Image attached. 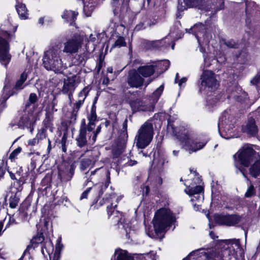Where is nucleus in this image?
I'll use <instances>...</instances> for the list:
<instances>
[{"instance_id":"obj_1","label":"nucleus","mask_w":260,"mask_h":260,"mask_svg":"<svg viewBox=\"0 0 260 260\" xmlns=\"http://www.w3.org/2000/svg\"><path fill=\"white\" fill-rule=\"evenodd\" d=\"M224 249L222 251V260H236L238 257L244 256V251L241 247L239 239H232L222 241ZM204 251L197 250L191 252L182 260H218L213 258Z\"/></svg>"},{"instance_id":"obj_2","label":"nucleus","mask_w":260,"mask_h":260,"mask_svg":"<svg viewBox=\"0 0 260 260\" xmlns=\"http://www.w3.org/2000/svg\"><path fill=\"white\" fill-rule=\"evenodd\" d=\"M167 131L179 140L189 153L202 149L207 142L206 140L201 141L198 139L195 140L188 129L183 126H175L171 122L170 120H168Z\"/></svg>"},{"instance_id":"obj_3","label":"nucleus","mask_w":260,"mask_h":260,"mask_svg":"<svg viewBox=\"0 0 260 260\" xmlns=\"http://www.w3.org/2000/svg\"><path fill=\"white\" fill-rule=\"evenodd\" d=\"M176 220L175 215L169 209H160L156 212L152 221L154 232L148 231L147 234L151 238H159V235L165 233Z\"/></svg>"},{"instance_id":"obj_4","label":"nucleus","mask_w":260,"mask_h":260,"mask_svg":"<svg viewBox=\"0 0 260 260\" xmlns=\"http://www.w3.org/2000/svg\"><path fill=\"white\" fill-rule=\"evenodd\" d=\"M60 50L57 46L51 47L44 53L43 64L44 68L55 73H61L67 69V66L60 58Z\"/></svg>"},{"instance_id":"obj_5","label":"nucleus","mask_w":260,"mask_h":260,"mask_svg":"<svg viewBox=\"0 0 260 260\" xmlns=\"http://www.w3.org/2000/svg\"><path fill=\"white\" fill-rule=\"evenodd\" d=\"M153 128L151 123L145 122L140 128L135 137L136 145L143 149L147 146L152 140Z\"/></svg>"},{"instance_id":"obj_6","label":"nucleus","mask_w":260,"mask_h":260,"mask_svg":"<svg viewBox=\"0 0 260 260\" xmlns=\"http://www.w3.org/2000/svg\"><path fill=\"white\" fill-rule=\"evenodd\" d=\"M96 101L95 100L92 105L90 112L88 113L87 118L88 123L86 124L87 128L88 129V137L89 138V143L92 145L96 141L98 134L101 132V126L99 125L95 131V122L98 121L97 115L96 113Z\"/></svg>"},{"instance_id":"obj_7","label":"nucleus","mask_w":260,"mask_h":260,"mask_svg":"<svg viewBox=\"0 0 260 260\" xmlns=\"http://www.w3.org/2000/svg\"><path fill=\"white\" fill-rule=\"evenodd\" d=\"M201 81L200 91H212L216 90L219 85L216 76L210 71H205L201 76Z\"/></svg>"},{"instance_id":"obj_8","label":"nucleus","mask_w":260,"mask_h":260,"mask_svg":"<svg viewBox=\"0 0 260 260\" xmlns=\"http://www.w3.org/2000/svg\"><path fill=\"white\" fill-rule=\"evenodd\" d=\"M84 39L83 33L75 34L63 43L64 47L62 51L70 54L77 53L81 48Z\"/></svg>"},{"instance_id":"obj_9","label":"nucleus","mask_w":260,"mask_h":260,"mask_svg":"<svg viewBox=\"0 0 260 260\" xmlns=\"http://www.w3.org/2000/svg\"><path fill=\"white\" fill-rule=\"evenodd\" d=\"M234 125L229 120V115L228 112H224L219 120L218 131L221 136L229 139L233 137V129Z\"/></svg>"},{"instance_id":"obj_10","label":"nucleus","mask_w":260,"mask_h":260,"mask_svg":"<svg viewBox=\"0 0 260 260\" xmlns=\"http://www.w3.org/2000/svg\"><path fill=\"white\" fill-rule=\"evenodd\" d=\"M3 38L0 37V62L5 67H7L11 60V56L9 53L10 46L8 41L12 36L8 32L3 34Z\"/></svg>"},{"instance_id":"obj_11","label":"nucleus","mask_w":260,"mask_h":260,"mask_svg":"<svg viewBox=\"0 0 260 260\" xmlns=\"http://www.w3.org/2000/svg\"><path fill=\"white\" fill-rule=\"evenodd\" d=\"M36 120V114L29 108V105L26 104L25 109L22 112L17 121V125L21 129L29 128L35 123Z\"/></svg>"},{"instance_id":"obj_12","label":"nucleus","mask_w":260,"mask_h":260,"mask_svg":"<svg viewBox=\"0 0 260 260\" xmlns=\"http://www.w3.org/2000/svg\"><path fill=\"white\" fill-rule=\"evenodd\" d=\"M255 151L249 146L243 147L238 154V157L242 165L248 167L254 160Z\"/></svg>"},{"instance_id":"obj_13","label":"nucleus","mask_w":260,"mask_h":260,"mask_svg":"<svg viewBox=\"0 0 260 260\" xmlns=\"http://www.w3.org/2000/svg\"><path fill=\"white\" fill-rule=\"evenodd\" d=\"M76 144L80 148L84 147L89 143L88 137V129L86 126V121L83 119L81 122L79 134L76 138Z\"/></svg>"},{"instance_id":"obj_14","label":"nucleus","mask_w":260,"mask_h":260,"mask_svg":"<svg viewBox=\"0 0 260 260\" xmlns=\"http://www.w3.org/2000/svg\"><path fill=\"white\" fill-rule=\"evenodd\" d=\"M215 221L222 225L234 226L241 221V217L237 215H218L215 216Z\"/></svg>"},{"instance_id":"obj_15","label":"nucleus","mask_w":260,"mask_h":260,"mask_svg":"<svg viewBox=\"0 0 260 260\" xmlns=\"http://www.w3.org/2000/svg\"><path fill=\"white\" fill-rule=\"evenodd\" d=\"M137 70L129 71L127 77V83L131 87L139 88L143 85L144 79Z\"/></svg>"},{"instance_id":"obj_16","label":"nucleus","mask_w":260,"mask_h":260,"mask_svg":"<svg viewBox=\"0 0 260 260\" xmlns=\"http://www.w3.org/2000/svg\"><path fill=\"white\" fill-rule=\"evenodd\" d=\"M118 199L119 198H116L114 193L106 195V197L103 199L105 203L107 204V210L109 216L114 214L117 216L119 214L117 211L114 210V208L117 206Z\"/></svg>"},{"instance_id":"obj_17","label":"nucleus","mask_w":260,"mask_h":260,"mask_svg":"<svg viewBox=\"0 0 260 260\" xmlns=\"http://www.w3.org/2000/svg\"><path fill=\"white\" fill-rule=\"evenodd\" d=\"M88 92V88L87 87H85L79 93V100L74 104V105L73 110L71 115L72 120H73L74 121L76 120L78 111L83 104L84 100L86 98Z\"/></svg>"},{"instance_id":"obj_18","label":"nucleus","mask_w":260,"mask_h":260,"mask_svg":"<svg viewBox=\"0 0 260 260\" xmlns=\"http://www.w3.org/2000/svg\"><path fill=\"white\" fill-rule=\"evenodd\" d=\"M201 182V180L199 176H195L193 178V183L191 184V186L189 185L187 187L185 192L190 196L202 193L203 188L200 185Z\"/></svg>"},{"instance_id":"obj_19","label":"nucleus","mask_w":260,"mask_h":260,"mask_svg":"<svg viewBox=\"0 0 260 260\" xmlns=\"http://www.w3.org/2000/svg\"><path fill=\"white\" fill-rule=\"evenodd\" d=\"M76 76H72L64 81L62 92L64 94H68L70 99L72 96L73 93L76 88Z\"/></svg>"},{"instance_id":"obj_20","label":"nucleus","mask_w":260,"mask_h":260,"mask_svg":"<svg viewBox=\"0 0 260 260\" xmlns=\"http://www.w3.org/2000/svg\"><path fill=\"white\" fill-rule=\"evenodd\" d=\"M243 131L250 136H255L258 129L255 120L252 118H249L246 124L243 127Z\"/></svg>"},{"instance_id":"obj_21","label":"nucleus","mask_w":260,"mask_h":260,"mask_svg":"<svg viewBox=\"0 0 260 260\" xmlns=\"http://www.w3.org/2000/svg\"><path fill=\"white\" fill-rule=\"evenodd\" d=\"M131 106L133 110L135 111H150L152 109H153V107L151 104L150 105H147L145 102L140 99H137L132 101L131 102Z\"/></svg>"},{"instance_id":"obj_22","label":"nucleus","mask_w":260,"mask_h":260,"mask_svg":"<svg viewBox=\"0 0 260 260\" xmlns=\"http://www.w3.org/2000/svg\"><path fill=\"white\" fill-rule=\"evenodd\" d=\"M190 30L194 35L199 44H200L201 37H204L205 35V26L202 23L196 24Z\"/></svg>"},{"instance_id":"obj_23","label":"nucleus","mask_w":260,"mask_h":260,"mask_svg":"<svg viewBox=\"0 0 260 260\" xmlns=\"http://www.w3.org/2000/svg\"><path fill=\"white\" fill-rule=\"evenodd\" d=\"M137 70L142 77L147 78L154 73L155 66L152 64L142 66L139 67Z\"/></svg>"},{"instance_id":"obj_24","label":"nucleus","mask_w":260,"mask_h":260,"mask_svg":"<svg viewBox=\"0 0 260 260\" xmlns=\"http://www.w3.org/2000/svg\"><path fill=\"white\" fill-rule=\"evenodd\" d=\"M169 44H165L164 40H155L152 41H146L145 48L147 49H159L161 47H168Z\"/></svg>"},{"instance_id":"obj_25","label":"nucleus","mask_w":260,"mask_h":260,"mask_svg":"<svg viewBox=\"0 0 260 260\" xmlns=\"http://www.w3.org/2000/svg\"><path fill=\"white\" fill-rule=\"evenodd\" d=\"M75 168L73 166H71L69 169H67L66 172L59 169L58 175L62 181L67 182L70 181L74 174Z\"/></svg>"},{"instance_id":"obj_26","label":"nucleus","mask_w":260,"mask_h":260,"mask_svg":"<svg viewBox=\"0 0 260 260\" xmlns=\"http://www.w3.org/2000/svg\"><path fill=\"white\" fill-rule=\"evenodd\" d=\"M112 260H133V258L128 255L126 251L119 249L115 250Z\"/></svg>"},{"instance_id":"obj_27","label":"nucleus","mask_w":260,"mask_h":260,"mask_svg":"<svg viewBox=\"0 0 260 260\" xmlns=\"http://www.w3.org/2000/svg\"><path fill=\"white\" fill-rule=\"evenodd\" d=\"M78 13L75 11L65 10L61 17L68 22H70V25H73L75 23Z\"/></svg>"},{"instance_id":"obj_28","label":"nucleus","mask_w":260,"mask_h":260,"mask_svg":"<svg viewBox=\"0 0 260 260\" xmlns=\"http://www.w3.org/2000/svg\"><path fill=\"white\" fill-rule=\"evenodd\" d=\"M54 250V247L52 241L50 239H47L42 244V253L45 255V252L50 256Z\"/></svg>"},{"instance_id":"obj_29","label":"nucleus","mask_w":260,"mask_h":260,"mask_svg":"<svg viewBox=\"0 0 260 260\" xmlns=\"http://www.w3.org/2000/svg\"><path fill=\"white\" fill-rule=\"evenodd\" d=\"M16 9L21 19H26L27 18V12L25 5L18 3L16 5Z\"/></svg>"},{"instance_id":"obj_30","label":"nucleus","mask_w":260,"mask_h":260,"mask_svg":"<svg viewBox=\"0 0 260 260\" xmlns=\"http://www.w3.org/2000/svg\"><path fill=\"white\" fill-rule=\"evenodd\" d=\"M163 90H164V85H161L152 93L150 101H151V104L152 105V106L153 107V105L155 104L158 100Z\"/></svg>"},{"instance_id":"obj_31","label":"nucleus","mask_w":260,"mask_h":260,"mask_svg":"<svg viewBox=\"0 0 260 260\" xmlns=\"http://www.w3.org/2000/svg\"><path fill=\"white\" fill-rule=\"evenodd\" d=\"M250 174L254 178L260 175V160L256 161L249 169Z\"/></svg>"},{"instance_id":"obj_32","label":"nucleus","mask_w":260,"mask_h":260,"mask_svg":"<svg viewBox=\"0 0 260 260\" xmlns=\"http://www.w3.org/2000/svg\"><path fill=\"white\" fill-rule=\"evenodd\" d=\"M191 196L192 197L191 201L193 202L194 209L195 210H198L199 206H200V203H202L204 200V196L202 193Z\"/></svg>"},{"instance_id":"obj_33","label":"nucleus","mask_w":260,"mask_h":260,"mask_svg":"<svg viewBox=\"0 0 260 260\" xmlns=\"http://www.w3.org/2000/svg\"><path fill=\"white\" fill-rule=\"evenodd\" d=\"M95 8V6L94 5L88 3V4H86L84 3V7H83V11L87 17H89L91 16L92 12Z\"/></svg>"},{"instance_id":"obj_34","label":"nucleus","mask_w":260,"mask_h":260,"mask_svg":"<svg viewBox=\"0 0 260 260\" xmlns=\"http://www.w3.org/2000/svg\"><path fill=\"white\" fill-rule=\"evenodd\" d=\"M91 160L89 158H84L81 160L80 168L82 171H85L91 164Z\"/></svg>"},{"instance_id":"obj_35","label":"nucleus","mask_w":260,"mask_h":260,"mask_svg":"<svg viewBox=\"0 0 260 260\" xmlns=\"http://www.w3.org/2000/svg\"><path fill=\"white\" fill-rule=\"evenodd\" d=\"M125 45L126 43L125 42L124 38L122 37H119L117 40L115 42L114 44L112 45V48H119L122 46H125Z\"/></svg>"},{"instance_id":"obj_36","label":"nucleus","mask_w":260,"mask_h":260,"mask_svg":"<svg viewBox=\"0 0 260 260\" xmlns=\"http://www.w3.org/2000/svg\"><path fill=\"white\" fill-rule=\"evenodd\" d=\"M73 63L77 66L82 65L85 63L84 57L82 55H77L73 60Z\"/></svg>"},{"instance_id":"obj_37","label":"nucleus","mask_w":260,"mask_h":260,"mask_svg":"<svg viewBox=\"0 0 260 260\" xmlns=\"http://www.w3.org/2000/svg\"><path fill=\"white\" fill-rule=\"evenodd\" d=\"M255 193V190L253 185L251 184L248 188L245 194L246 198H250L254 196Z\"/></svg>"},{"instance_id":"obj_38","label":"nucleus","mask_w":260,"mask_h":260,"mask_svg":"<svg viewBox=\"0 0 260 260\" xmlns=\"http://www.w3.org/2000/svg\"><path fill=\"white\" fill-rule=\"evenodd\" d=\"M21 150L22 148L20 147L13 150L9 156V159H10L12 161L15 159L18 154L21 152Z\"/></svg>"},{"instance_id":"obj_39","label":"nucleus","mask_w":260,"mask_h":260,"mask_svg":"<svg viewBox=\"0 0 260 260\" xmlns=\"http://www.w3.org/2000/svg\"><path fill=\"white\" fill-rule=\"evenodd\" d=\"M37 100L38 98L37 94L34 93H31L29 95L28 102L26 104H28L29 107L30 106V104H35L37 101Z\"/></svg>"},{"instance_id":"obj_40","label":"nucleus","mask_w":260,"mask_h":260,"mask_svg":"<svg viewBox=\"0 0 260 260\" xmlns=\"http://www.w3.org/2000/svg\"><path fill=\"white\" fill-rule=\"evenodd\" d=\"M44 237L42 234H40L37 235L32 239V242L36 244L41 243L44 241Z\"/></svg>"},{"instance_id":"obj_41","label":"nucleus","mask_w":260,"mask_h":260,"mask_svg":"<svg viewBox=\"0 0 260 260\" xmlns=\"http://www.w3.org/2000/svg\"><path fill=\"white\" fill-rule=\"evenodd\" d=\"M224 44L229 48H236L237 47V43L233 40L225 41Z\"/></svg>"},{"instance_id":"obj_42","label":"nucleus","mask_w":260,"mask_h":260,"mask_svg":"<svg viewBox=\"0 0 260 260\" xmlns=\"http://www.w3.org/2000/svg\"><path fill=\"white\" fill-rule=\"evenodd\" d=\"M66 142L67 138L63 136L61 140V150L63 152H66L67 151V148L66 146Z\"/></svg>"},{"instance_id":"obj_43","label":"nucleus","mask_w":260,"mask_h":260,"mask_svg":"<svg viewBox=\"0 0 260 260\" xmlns=\"http://www.w3.org/2000/svg\"><path fill=\"white\" fill-rule=\"evenodd\" d=\"M98 37L97 35L90 34L89 38L87 39V42H92L93 43V45H95V43L96 40V37Z\"/></svg>"},{"instance_id":"obj_44","label":"nucleus","mask_w":260,"mask_h":260,"mask_svg":"<svg viewBox=\"0 0 260 260\" xmlns=\"http://www.w3.org/2000/svg\"><path fill=\"white\" fill-rule=\"evenodd\" d=\"M91 189V187H90L88 188L87 189H86L81 194L80 197V200H82L84 199H87L88 194H89V192L90 191Z\"/></svg>"},{"instance_id":"obj_45","label":"nucleus","mask_w":260,"mask_h":260,"mask_svg":"<svg viewBox=\"0 0 260 260\" xmlns=\"http://www.w3.org/2000/svg\"><path fill=\"white\" fill-rule=\"evenodd\" d=\"M159 66L164 67V68H162V69L166 71L169 67L170 61L169 60H165L163 62H160L159 63Z\"/></svg>"},{"instance_id":"obj_46","label":"nucleus","mask_w":260,"mask_h":260,"mask_svg":"<svg viewBox=\"0 0 260 260\" xmlns=\"http://www.w3.org/2000/svg\"><path fill=\"white\" fill-rule=\"evenodd\" d=\"M197 0H184V3L187 7H193L196 5Z\"/></svg>"},{"instance_id":"obj_47","label":"nucleus","mask_w":260,"mask_h":260,"mask_svg":"<svg viewBox=\"0 0 260 260\" xmlns=\"http://www.w3.org/2000/svg\"><path fill=\"white\" fill-rule=\"evenodd\" d=\"M235 166L236 168H237V171H236V173H238V172H240L242 174L244 178H247V176L246 175L244 172L245 169H243L242 167H239L236 164H235Z\"/></svg>"},{"instance_id":"obj_48","label":"nucleus","mask_w":260,"mask_h":260,"mask_svg":"<svg viewBox=\"0 0 260 260\" xmlns=\"http://www.w3.org/2000/svg\"><path fill=\"white\" fill-rule=\"evenodd\" d=\"M17 222L13 216L10 217L8 223L6 224L5 229L8 228L11 224H16Z\"/></svg>"},{"instance_id":"obj_49","label":"nucleus","mask_w":260,"mask_h":260,"mask_svg":"<svg viewBox=\"0 0 260 260\" xmlns=\"http://www.w3.org/2000/svg\"><path fill=\"white\" fill-rule=\"evenodd\" d=\"M60 253L56 250L53 253L52 257L50 256V260H60Z\"/></svg>"},{"instance_id":"obj_50","label":"nucleus","mask_w":260,"mask_h":260,"mask_svg":"<svg viewBox=\"0 0 260 260\" xmlns=\"http://www.w3.org/2000/svg\"><path fill=\"white\" fill-rule=\"evenodd\" d=\"M260 81V76H255L251 80V83L253 85L257 84Z\"/></svg>"},{"instance_id":"obj_51","label":"nucleus","mask_w":260,"mask_h":260,"mask_svg":"<svg viewBox=\"0 0 260 260\" xmlns=\"http://www.w3.org/2000/svg\"><path fill=\"white\" fill-rule=\"evenodd\" d=\"M127 161L125 164L128 166H133L137 164V161L136 160L129 159L128 157H127Z\"/></svg>"},{"instance_id":"obj_52","label":"nucleus","mask_w":260,"mask_h":260,"mask_svg":"<svg viewBox=\"0 0 260 260\" xmlns=\"http://www.w3.org/2000/svg\"><path fill=\"white\" fill-rule=\"evenodd\" d=\"M23 84V83L21 81L19 80L16 82L15 88L16 89H21L23 88V86H22Z\"/></svg>"},{"instance_id":"obj_53","label":"nucleus","mask_w":260,"mask_h":260,"mask_svg":"<svg viewBox=\"0 0 260 260\" xmlns=\"http://www.w3.org/2000/svg\"><path fill=\"white\" fill-rule=\"evenodd\" d=\"M46 120L48 122H51L53 120V115L50 112H47L46 114Z\"/></svg>"},{"instance_id":"obj_54","label":"nucleus","mask_w":260,"mask_h":260,"mask_svg":"<svg viewBox=\"0 0 260 260\" xmlns=\"http://www.w3.org/2000/svg\"><path fill=\"white\" fill-rule=\"evenodd\" d=\"M27 73L25 72L22 73L20 76V80L23 83H24L27 79Z\"/></svg>"},{"instance_id":"obj_55","label":"nucleus","mask_w":260,"mask_h":260,"mask_svg":"<svg viewBox=\"0 0 260 260\" xmlns=\"http://www.w3.org/2000/svg\"><path fill=\"white\" fill-rule=\"evenodd\" d=\"M38 143V140L36 138H34L31 140H29L28 141V144L29 145L34 146Z\"/></svg>"},{"instance_id":"obj_56","label":"nucleus","mask_w":260,"mask_h":260,"mask_svg":"<svg viewBox=\"0 0 260 260\" xmlns=\"http://www.w3.org/2000/svg\"><path fill=\"white\" fill-rule=\"evenodd\" d=\"M187 81V79L186 78H182L179 81L178 84L180 87L181 86L183 83H185Z\"/></svg>"},{"instance_id":"obj_57","label":"nucleus","mask_w":260,"mask_h":260,"mask_svg":"<svg viewBox=\"0 0 260 260\" xmlns=\"http://www.w3.org/2000/svg\"><path fill=\"white\" fill-rule=\"evenodd\" d=\"M51 141L49 139H48V147H47V151L48 153H49L51 149Z\"/></svg>"},{"instance_id":"obj_58","label":"nucleus","mask_w":260,"mask_h":260,"mask_svg":"<svg viewBox=\"0 0 260 260\" xmlns=\"http://www.w3.org/2000/svg\"><path fill=\"white\" fill-rule=\"evenodd\" d=\"M209 235L213 239H215L216 238H217V236H215L214 233L212 231L210 232Z\"/></svg>"},{"instance_id":"obj_59","label":"nucleus","mask_w":260,"mask_h":260,"mask_svg":"<svg viewBox=\"0 0 260 260\" xmlns=\"http://www.w3.org/2000/svg\"><path fill=\"white\" fill-rule=\"evenodd\" d=\"M16 206V204L15 203H13L12 202L10 203V207L11 208H15Z\"/></svg>"},{"instance_id":"obj_60","label":"nucleus","mask_w":260,"mask_h":260,"mask_svg":"<svg viewBox=\"0 0 260 260\" xmlns=\"http://www.w3.org/2000/svg\"><path fill=\"white\" fill-rule=\"evenodd\" d=\"M123 128H125V129L126 128V127H127V120H125L124 121V122H123Z\"/></svg>"},{"instance_id":"obj_61","label":"nucleus","mask_w":260,"mask_h":260,"mask_svg":"<svg viewBox=\"0 0 260 260\" xmlns=\"http://www.w3.org/2000/svg\"><path fill=\"white\" fill-rule=\"evenodd\" d=\"M5 173V171H4L3 169H2L1 168H0V177L2 176Z\"/></svg>"},{"instance_id":"obj_62","label":"nucleus","mask_w":260,"mask_h":260,"mask_svg":"<svg viewBox=\"0 0 260 260\" xmlns=\"http://www.w3.org/2000/svg\"><path fill=\"white\" fill-rule=\"evenodd\" d=\"M39 23L43 24L44 23V18H40L39 20Z\"/></svg>"},{"instance_id":"obj_63","label":"nucleus","mask_w":260,"mask_h":260,"mask_svg":"<svg viewBox=\"0 0 260 260\" xmlns=\"http://www.w3.org/2000/svg\"><path fill=\"white\" fill-rule=\"evenodd\" d=\"M178 153H179V151L174 150L173 151V154L175 156H177L178 155Z\"/></svg>"},{"instance_id":"obj_64","label":"nucleus","mask_w":260,"mask_h":260,"mask_svg":"<svg viewBox=\"0 0 260 260\" xmlns=\"http://www.w3.org/2000/svg\"><path fill=\"white\" fill-rule=\"evenodd\" d=\"M9 87L8 86V85L6 84L4 87V90H7L8 89H9Z\"/></svg>"}]
</instances>
